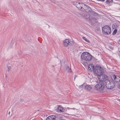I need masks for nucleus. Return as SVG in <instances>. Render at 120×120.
I'll return each mask as SVG.
<instances>
[{
    "label": "nucleus",
    "mask_w": 120,
    "mask_h": 120,
    "mask_svg": "<svg viewBox=\"0 0 120 120\" xmlns=\"http://www.w3.org/2000/svg\"><path fill=\"white\" fill-rule=\"evenodd\" d=\"M91 66L94 74L98 76H100L103 74L104 72V70L102 67L100 65L94 66L92 64H91Z\"/></svg>",
    "instance_id": "obj_1"
},
{
    "label": "nucleus",
    "mask_w": 120,
    "mask_h": 120,
    "mask_svg": "<svg viewBox=\"0 0 120 120\" xmlns=\"http://www.w3.org/2000/svg\"><path fill=\"white\" fill-rule=\"evenodd\" d=\"M92 57V56L89 53L87 52H83L81 56V58L82 59L87 61H90Z\"/></svg>",
    "instance_id": "obj_2"
},
{
    "label": "nucleus",
    "mask_w": 120,
    "mask_h": 120,
    "mask_svg": "<svg viewBox=\"0 0 120 120\" xmlns=\"http://www.w3.org/2000/svg\"><path fill=\"white\" fill-rule=\"evenodd\" d=\"M105 88L104 82L102 81H100L98 83L94 86V90H96L98 91L103 90Z\"/></svg>",
    "instance_id": "obj_3"
},
{
    "label": "nucleus",
    "mask_w": 120,
    "mask_h": 120,
    "mask_svg": "<svg viewBox=\"0 0 120 120\" xmlns=\"http://www.w3.org/2000/svg\"><path fill=\"white\" fill-rule=\"evenodd\" d=\"M102 33L105 35H108L111 33V28L108 25H106L102 27Z\"/></svg>",
    "instance_id": "obj_4"
},
{
    "label": "nucleus",
    "mask_w": 120,
    "mask_h": 120,
    "mask_svg": "<svg viewBox=\"0 0 120 120\" xmlns=\"http://www.w3.org/2000/svg\"><path fill=\"white\" fill-rule=\"evenodd\" d=\"M105 86L108 89H112L115 86V84L113 83H112V82H110V81L106 80V82H105L104 83Z\"/></svg>",
    "instance_id": "obj_5"
},
{
    "label": "nucleus",
    "mask_w": 120,
    "mask_h": 120,
    "mask_svg": "<svg viewBox=\"0 0 120 120\" xmlns=\"http://www.w3.org/2000/svg\"><path fill=\"white\" fill-rule=\"evenodd\" d=\"M82 8L81 11L85 12H88L91 10V8L89 6L85 4H82Z\"/></svg>",
    "instance_id": "obj_6"
},
{
    "label": "nucleus",
    "mask_w": 120,
    "mask_h": 120,
    "mask_svg": "<svg viewBox=\"0 0 120 120\" xmlns=\"http://www.w3.org/2000/svg\"><path fill=\"white\" fill-rule=\"evenodd\" d=\"M112 81V83L115 84V83H118L120 81V77L118 76H116L115 75H112L111 77Z\"/></svg>",
    "instance_id": "obj_7"
},
{
    "label": "nucleus",
    "mask_w": 120,
    "mask_h": 120,
    "mask_svg": "<svg viewBox=\"0 0 120 120\" xmlns=\"http://www.w3.org/2000/svg\"><path fill=\"white\" fill-rule=\"evenodd\" d=\"M56 110L58 112H65V109L60 105H59L58 106V107L56 109Z\"/></svg>",
    "instance_id": "obj_8"
},
{
    "label": "nucleus",
    "mask_w": 120,
    "mask_h": 120,
    "mask_svg": "<svg viewBox=\"0 0 120 120\" xmlns=\"http://www.w3.org/2000/svg\"><path fill=\"white\" fill-rule=\"evenodd\" d=\"M57 117L54 116H48L46 119V120H56Z\"/></svg>",
    "instance_id": "obj_9"
},
{
    "label": "nucleus",
    "mask_w": 120,
    "mask_h": 120,
    "mask_svg": "<svg viewBox=\"0 0 120 120\" xmlns=\"http://www.w3.org/2000/svg\"><path fill=\"white\" fill-rule=\"evenodd\" d=\"M93 86L90 85H86L85 86V88L86 90L89 91L91 89H94V87H93Z\"/></svg>",
    "instance_id": "obj_10"
},
{
    "label": "nucleus",
    "mask_w": 120,
    "mask_h": 120,
    "mask_svg": "<svg viewBox=\"0 0 120 120\" xmlns=\"http://www.w3.org/2000/svg\"><path fill=\"white\" fill-rule=\"evenodd\" d=\"M69 40L68 39H66L63 42V44L64 46L67 47L68 46Z\"/></svg>",
    "instance_id": "obj_11"
},
{
    "label": "nucleus",
    "mask_w": 120,
    "mask_h": 120,
    "mask_svg": "<svg viewBox=\"0 0 120 120\" xmlns=\"http://www.w3.org/2000/svg\"><path fill=\"white\" fill-rule=\"evenodd\" d=\"M113 28H115V29L114 30L112 33V35H114L117 32V29H116V27H117V26L116 25V24L113 25H112V26Z\"/></svg>",
    "instance_id": "obj_12"
},
{
    "label": "nucleus",
    "mask_w": 120,
    "mask_h": 120,
    "mask_svg": "<svg viewBox=\"0 0 120 120\" xmlns=\"http://www.w3.org/2000/svg\"><path fill=\"white\" fill-rule=\"evenodd\" d=\"M83 3H80L79 2L78 3H77V5L76 6V7L79 10H81L82 8L81 7H82V4Z\"/></svg>",
    "instance_id": "obj_13"
},
{
    "label": "nucleus",
    "mask_w": 120,
    "mask_h": 120,
    "mask_svg": "<svg viewBox=\"0 0 120 120\" xmlns=\"http://www.w3.org/2000/svg\"><path fill=\"white\" fill-rule=\"evenodd\" d=\"M84 18L86 19L89 18L90 19V15L88 13L84 14L82 15Z\"/></svg>",
    "instance_id": "obj_14"
},
{
    "label": "nucleus",
    "mask_w": 120,
    "mask_h": 120,
    "mask_svg": "<svg viewBox=\"0 0 120 120\" xmlns=\"http://www.w3.org/2000/svg\"><path fill=\"white\" fill-rule=\"evenodd\" d=\"M66 70L67 71L69 72H71V69L69 68V66H66Z\"/></svg>",
    "instance_id": "obj_15"
},
{
    "label": "nucleus",
    "mask_w": 120,
    "mask_h": 120,
    "mask_svg": "<svg viewBox=\"0 0 120 120\" xmlns=\"http://www.w3.org/2000/svg\"><path fill=\"white\" fill-rule=\"evenodd\" d=\"M90 11V13L92 15H97V14L96 13L95 11H94L93 10H91V11Z\"/></svg>",
    "instance_id": "obj_16"
},
{
    "label": "nucleus",
    "mask_w": 120,
    "mask_h": 120,
    "mask_svg": "<svg viewBox=\"0 0 120 120\" xmlns=\"http://www.w3.org/2000/svg\"><path fill=\"white\" fill-rule=\"evenodd\" d=\"M82 38L84 40H85V41H86V42H87L88 43H90V41L89 40H88L86 37H83Z\"/></svg>",
    "instance_id": "obj_17"
},
{
    "label": "nucleus",
    "mask_w": 120,
    "mask_h": 120,
    "mask_svg": "<svg viewBox=\"0 0 120 120\" xmlns=\"http://www.w3.org/2000/svg\"><path fill=\"white\" fill-rule=\"evenodd\" d=\"M112 0H107L106 1V3L108 4H109V3L112 2Z\"/></svg>",
    "instance_id": "obj_18"
},
{
    "label": "nucleus",
    "mask_w": 120,
    "mask_h": 120,
    "mask_svg": "<svg viewBox=\"0 0 120 120\" xmlns=\"http://www.w3.org/2000/svg\"><path fill=\"white\" fill-rule=\"evenodd\" d=\"M74 43L71 41H69V43H68V45H74Z\"/></svg>",
    "instance_id": "obj_19"
},
{
    "label": "nucleus",
    "mask_w": 120,
    "mask_h": 120,
    "mask_svg": "<svg viewBox=\"0 0 120 120\" xmlns=\"http://www.w3.org/2000/svg\"><path fill=\"white\" fill-rule=\"evenodd\" d=\"M104 78L103 79H104V78L105 79V82H106V80H108V77L106 75H104Z\"/></svg>",
    "instance_id": "obj_20"
},
{
    "label": "nucleus",
    "mask_w": 120,
    "mask_h": 120,
    "mask_svg": "<svg viewBox=\"0 0 120 120\" xmlns=\"http://www.w3.org/2000/svg\"><path fill=\"white\" fill-rule=\"evenodd\" d=\"M79 2H78L75 1L73 2V4L76 6L77 5V3H78Z\"/></svg>",
    "instance_id": "obj_21"
},
{
    "label": "nucleus",
    "mask_w": 120,
    "mask_h": 120,
    "mask_svg": "<svg viewBox=\"0 0 120 120\" xmlns=\"http://www.w3.org/2000/svg\"><path fill=\"white\" fill-rule=\"evenodd\" d=\"M108 48L111 50H112L113 49V47L112 46L109 45Z\"/></svg>",
    "instance_id": "obj_22"
},
{
    "label": "nucleus",
    "mask_w": 120,
    "mask_h": 120,
    "mask_svg": "<svg viewBox=\"0 0 120 120\" xmlns=\"http://www.w3.org/2000/svg\"><path fill=\"white\" fill-rule=\"evenodd\" d=\"M117 86L118 88L120 89V84L119 83L118 84Z\"/></svg>",
    "instance_id": "obj_23"
},
{
    "label": "nucleus",
    "mask_w": 120,
    "mask_h": 120,
    "mask_svg": "<svg viewBox=\"0 0 120 120\" xmlns=\"http://www.w3.org/2000/svg\"><path fill=\"white\" fill-rule=\"evenodd\" d=\"M88 69L90 70L91 69V68H90V65H88Z\"/></svg>",
    "instance_id": "obj_24"
},
{
    "label": "nucleus",
    "mask_w": 120,
    "mask_h": 120,
    "mask_svg": "<svg viewBox=\"0 0 120 120\" xmlns=\"http://www.w3.org/2000/svg\"><path fill=\"white\" fill-rule=\"evenodd\" d=\"M11 69V67H10V66L8 68V71H9V70Z\"/></svg>",
    "instance_id": "obj_25"
},
{
    "label": "nucleus",
    "mask_w": 120,
    "mask_h": 120,
    "mask_svg": "<svg viewBox=\"0 0 120 120\" xmlns=\"http://www.w3.org/2000/svg\"><path fill=\"white\" fill-rule=\"evenodd\" d=\"M83 85V84H82V85H81L80 86H79L80 87H82V86Z\"/></svg>",
    "instance_id": "obj_26"
},
{
    "label": "nucleus",
    "mask_w": 120,
    "mask_h": 120,
    "mask_svg": "<svg viewBox=\"0 0 120 120\" xmlns=\"http://www.w3.org/2000/svg\"><path fill=\"white\" fill-rule=\"evenodd\" d=\"M105 0H99V1H104Z\"/></svg>",
    "instance_id": "obj_27"
},
{
    "label": "nucleus",
    "mask_w": 120,
    "mask_h": 120,
    "mask_svg": "<svg viewBox=\"0 0 120 120\" xmlns=\"http://www.w3.org/2000/svg\"><path fill=\"white\" fill-rule=\"evenodd\" d=\"M76 75H75L74 76V80H75V78H76Z\"/></svg>",
    "instance_id": "obj_28"
},
{
    "label": "nucleus",
    "mask_w": 120,
    "mask_h": 120,
    "mask_svg": "<svg viewBox=\"0 0 120 120\" xmlns=\"http://www.w3.org/2000/svg\"><path fill=\"white\" fill-rule=\"evenodd\" d=\"M23 101V100L21 98H20V101Z\"/></svg>",
    "instance_id": "obj_29"
},
{
    "label": "nucleus",
    "mask_w": 120,
    "mask_h": 120,
    "mask_svg": "<svg viewBox=\"0 0 120 120\" xmlns=\"http://www.w3.org/2000/svg\"><path fill=\"white\" fill-rule=\"evenodd\" d=\"M117 100L119 101L120 102V99H118Z\"/></svg>",
    "instance_id": "obj_30"
},
{
    "label": "nucleus",
    "mask_w": 120,
    "mask_h": 120,
    "mask_svg": "<svg viewBox=\"0 0 120 120\" xmlns=\"http://www.w3.org/2000/svg\"><path fill=\"white\" fill-rule=\"evenodd\" d=\"M10 112H8V114H10Z\"/></svg>",
    "instance_id": "obj_31"
},
{
    "label": "nucleus",
    "mask_w": 120,
    "mask_h": 120,
    "mask_svg": "<svg viewBox=\"0 0 120 120\" xmlns=\"http://www.w3.org/2000/svg\"><path fill=\"white\" fill-rule=\"evenodd\" d=\"M52 66H53V67H54V66H53V65H52Z\"/></svg>",
    "instance_id": "obj_32"
}]
</instances>
